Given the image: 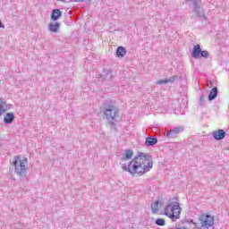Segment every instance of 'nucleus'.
<instances>
[{"mask_svg":"<svg viewBox=\"0 0 229 229\" xmlns=\"http://www.w3.org/2000/svg\"><path fill=\"white\" fill-rule=\"evenodd\" d=\"M180 214H182V208L178 202L174 204L171 202L165 208V216H167L172 221H176L180 217Z\"/></svg>","mask_w":229,"mask_h":229,"instance_id":"f03ea898","label":"nucleus"},{"mask_svg":"<svg viewBox=\"0 0 229 229\" xmlns=\"http://www.w3.org/2000/svg\"><path fill=\"white\" fill-rule=\"evenodd\" d=\"M199 106H205V95H201L199 98Z\"/></svg>","mask_w":229,"mask_h":229,"instance_id":"a878e982","label":"nucleus"},{"mask_svg":"<svg viewBox=\"0 0 229 229\" xmlns=\"http://www.w3.org/2000/svg\"><path fill=\"white\" fill-rule=\"evenodd\" d=\"M168 83L167 79H164V80H159L156 82L157 85H165Z\"/></svg>","mask_w":229,"mask_h":229,"instance_id":"b1692460","label":"nucleus"},{"mask_svg":"<svg viewBox=\"0 0 229 229\" xmlns=\"http://www.w3.org/2000/svg\"><path fill=\"white\" fill-rule=\"evenodd\" d=\"M158 139L153 138V137H147L145 141V146H155V144H157Z\"/></svg>","mask_w":229,"mask_h":229,"instance_id":"f3484780","label":"nucleus"},{"mask_svg":"<svg viewBox=\"0 0 229 229\" xmlns=\"http://www.w3.org/2000/svg\"><path fill=\"white\" fill-rule=\"evenodd\" d=\"M26 164H28V158L23 157L22 159H21L20 156L14 157L13 165H14V173L18 174V176H25L28 171Z\"/></svg>","mask_w":229,"mask_h":229,"instance_id":"7ed1b4c3","label":"nucleus"},{"mask_svg":"<svg viewBox=\"0 0 229 229\" xmlns=\"http://www.w3.org/2000/svg\"><path fill=\"white\" fill-rule=\"evenodd\" d=\"M208 56H210V55L208 54V51L207 50L200 51L199 58H208Z\"/></svg>","mask_w":229,"mask_h":229,"instance_id":"412c9836","label":"nucleus"},{"mask_svg":"<svg viewBox=\"0 0 229 229\" xmlns=\"http://www.w3.org/2000/svg\"><path fill=\"white\" fill-rule=\"evenodd\" d=\"M109 123L111 124V130L112 131H117V127L115 126V121L111 120L109 122Z\"/></svg>","mask_w":229,"mask_h":229,"instance_id":"5701e85b","label":"nucleus"},{"mask_svg":"<svg viewBox=\"0 0 229 229\" xmlns=\"http://www.w3.org/2000/svg\"><path fill=\"white\" fill-rule=\"evenodd\" d=\"M131 158H133V150L129 148L122 154L121 161L126 162V160H131Z\"/></svg>","mask_w":229,"mask_h":229,"instance_id":"1a4fd4ad","label":"nucleus"},{"mask_svg":"<svg viewBox=\"0 0 229 229\" xmlns=\"http://www.w3.org/2000/svg\"><path fill=\"white\" fill-rule=\"evenodd\" d=\"M15 121V114L13 113H6L5 116L4 117V124H12Z\"/></svg>","mask_w":229,"mask_h":229,"instance_id":"ddd939ff","label":"nucleus"},{"mask_svg":"<svg viewBox=\"0 0 229 229\" xmlns=\"http://www.w3.org/2000/svg\"><path fill=\"white\" fill-rule=\"evenodd\" d=\"M155 225L157 226H165V220L164 218H157L155 220Z\"/></svg>","mask_w":229,"mask_h":229,"instance_id":"aec40b11","label":"nucleus"},{"mask_svg":"<svg viewBox=\"0 0 229 229\" xmlns=\"http://www.w3.org/2000/svg\"><path fill=\"white\" fill-rule=\"evenodd\" d=\"M199 221L200 222V226L197 229H210L214 226V216L210 214H202L199 216Z\"/></svg>","mask_w":229,"mask_h":229,"instance_id":"39448f33","label":"nucleus"},{"mask_svg":"<svg viewBox=\"0 0 229 229\" xmlns=\"http://www.w3.org/2000/svg\"><path fill=\"white\" fill-rule=\"evenodd\" d=\"M62 17V11H60V9H53L51 15H50V19L51 21H54V22H56V21H58V19H60Z\"/></svg>","mask_w":229,"mask_h":229,"instance_id":"9d476101","label":"nucleus"},{"mask_svg":"<svg viewBox=\"0 0 229 229\" xmlns=\"http://www.w3.org/2000/svg\"><path fill=\"white\" fill-rule=\"evenodd\" d=\"M182 223H187L188 225H194V227H193L194 229H198L199 228L198 223L194 222L193 219L185 218Z\"/></svg>","mask_w":229,"mask_h":229,"instance_id":"6ab92c4d","label":"nucleus"},{"mask_svg":"<svg viewBox=\"0 0 229 229\" xmlns=\"http://www.w3.org/2000/svg\"><path fill=\"white\" fill-rule=\"evenodd\" d=\"M183 131L182 126H178L174 129H171L169 131L166 132V137L168 139H175V137H178L179 133H182Z\"/></svg>","mask_w":229,"mask_h":229,"instance_id":"0eeeda50","label":"nucleus"},{"mask_svg":"<svg viewBox=\"0 0 229 229\" xmlns=\"http://www.w3.org/2000/svg\"><path fill=\"white\" fill-rule=\"evenodd\" d=\"M103 80H106L109 81V80H112L114 78V72H112L110 69L104 70L102 74L100 75Z\"/></svg>","mask_w":229,"mask_h":229,"instance_id":"f8f14e48","label":"nucleus"},{"mask_svg":"<svg viewBox=\"0 0 229 229\" xmlns=\"http://www.w3.org/2000/svg\"><path fill=\"white\" fill-rule=\"evenodd\" d=\"M0 28L4 29V24H3V22L1 21V20H0Z\"/></svg>","mask_w":229,"mask_h":229,"instance_id":"c85d7f7f","label":"nucleus"},{"mask_svg":"<svg viewBox=\"0 0 229 229\" xmlns=\"http://www.w3.org/2000/svg\"><path fill=\"white\" fill-rule=\"evenodd\" d=\"M122 169L126 173H130L132 176H135V174L142 176V174H146L150 169H153L151 155L148 153L138 152L137 156L134 157L128 165H123Z\"/></svg>","mask_w":229,"mask_h":229,"instance_id":"f257e3e1","label":"nucleus"},{"mask_svg":"<svg viewBox=\"0 0 229 229\" xmlns=\"http://www.w3.org/2000/svg\"><path fill=\"white\" fill-rule=\"evenodd\" d=\"M3 106L4 108H8V104L6 101H4L3 98H0V108Z\"/></svg>","mask_w":229,"mask_h":229,"instance_id":"bb28decb","label":"nucleus"},{"mask_svg":"<svg viewBox=\"0 0 229 229\" xmlns=\"http://www.w3.org/2000/svg\"><path fill=\"white\" fill-rule=\"evenodd\" d=\"M217 94H219V90L217 89V87L213 88L208 97V101H214L216 98H217Z\"/></svg>","mask_w":229,"mask_h":229,"instance_id":"2eb2a0df","label":"nucleus"},{"mask_svg":"<svg viewBox=\"0 0 229 229\" xmlns=\"http://www.w3.org/2000/svg\"><path fill=\"white\" fill-rule=\"evenodd\" d=\"M48 30L52 32V33H58V30H60V22H50L48 24Z\"/></svg>","mask_w":229,"mask_h":229,"instance_id":"4468645a","label":"nucleus"},{"mask_svg":"<svg viewBox=\"0 0 229 229\" xmlns=\"http://www.w3.org/2000/svg\"><path fill=\"white\" fill-rule=\"evenodd\" d=\"M186 3H191L193 11L195 12V13H197V15H199V17L200 19H207V15H205V13H199L200 10V6L199 4H201V0H185Z\"/></svg>","mask_w":229,"mask_h":229,"instance_id":"423d86ee","label":"nucleus"},{"mask_svg":"<svg viewBox=\"0 0 229 229\" xmlns=\"http://www.w3.org/2000/svg\"><path fill=\"white\" fill-rule=\"evenodd\" d=\"M199 55H201V46L200 45H195L193 47L192 51H191V57L198 60V58H199Z\"/></svg>","mask_w":229,"mask_h":229,"instance_id":"9b49d317","label":"nucleus"},{"mask_svg":"<svg viewBox=\"0 0 229 229\" xmlns=\"http://www.w3.org/2000/svg\"><path fill=\"white\" fill-rule=\"evenodd\" d=\"M209 83H210V85H208V87L210 88V87H212L213 84H212V81H210Z\"/></svg>","mask_w":229,"mask_h":229,"instance_id":"c756f323","label":"nucleus"},{"mask_svg":"<svg viewBox=\"0 0 229 229\" xmlns=\"http://www.w3.org/2000/svg\"><path fill=\"white\" fill-rule=\"evenodd\" d=\"M117 58H124L126 56V48L124 47H118L116 48Z\"/></svg>","mask_w":229,"mask_h":229,"instance_id":"dca6fc26","label":"nucleus"},{"mask_svg":"<svg viewBox=\"0 0 229 229\" xmlns=\"http://www.w3.org/2000/svg\"><path fill=\"white\" fill-rule=\"evenodd\" d=\"M158 205H160V200H156L154 203H152L150 205L151 210H152V214H157L158 210H159V207Z\"/></svg>","mask_w":229,"mask_h":229,"instance_id":"a211bd4d","label":"nucleus"},{"mask_svg":"<svg viewBox=\"0 0 229 229\" xmlns=\"http://www.w3.org/2000/svg\"><path fill=\"white\" fill-rule=\"evenodd\" d=\"M168 83H174V81H178V76L174 75L167 79Z\"/></svg>","mask_w":229,"mask_h":229,"instance_id":"4be33fe9","label":"nucleus"},{"mask_svg":"<svg viewBox=\"0 0 229 229\" xmlns=\"http://www.w3.org/2000/svg\"><path fill=\"white\" fill-rule=\"evenodd\" d=\"M8 110V108H4V106L0 107V117L1 115H3V114H4V112H6Z\"/></svg>","mask_w":229,"mask_h":229,"instance_id":"cd10ccee","label":"nucleus"},{"mask_svg":"<svg viewBox=\"0 0 229 229\" xmlns=\"http://www.w3.org/2000/svg\"><path fill=\"white\" fill-rule=\"evenodd\" d=\"M225 137H226V131L223 129L213 131V139H215V140H223Z\"/></svg>","mask_w":229,"mask_h":229,"instance_id":"6e6552de","label":"nucleus"},{"mask_svg":"<svg viewBox=\"0 0 229 229\" xmlns=\"http://www.w3.org/2000/svg\"><path fill=\"white\" fill-rule=\"evenodd\" d=\"M101 112H103L106 119L107 121H115V117L119 115V108L113 104L104 103L101 107Z\"/></svg>","mask_w":229,"mask_h":229,"instance_id":"20e7f679","label":"nucleus"},{"mask_svg":"<svg viewBox=\"0 0 229 229\" xmlns=\"http://www.w3.org/2000/svg\"><path fill=\"white\" fill-rule=\"evenodd\" d=\"M64 3L65 0H61ZM72 3H90V0H70Z\"/></svg>","mask_w":229,"mask_h":229,"instance_id":"393cba45","label":"nucleus"}]
</instances>
